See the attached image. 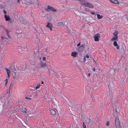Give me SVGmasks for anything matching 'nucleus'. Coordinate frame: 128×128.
Masks as SVG:
<instances>
[{
  "label": "nucleus",
  "instance_id": "1",
  "mask_svg": "<svg viewBox=\"0 0 128 128\" xmlns=\"http://www.w3.org/2000/svg\"><path fill=\"white\" fill-rule=\"evenodd\" d=\"M80 2L82 5L91 8H94V6L92 4L88 2L85 0H78Z\"/></svg>",
  "mask_w": 128,
  "mask_h": 128
},
{
  "label": "nucleus",
  "instance_id": "2",
  "mask_svg": "<svg viewBox=\"0 0 128 128\" xmlns=\"http://www.w3.org/2000/svg\"><path fill=\"white\" fill-rule=\"evenodd\" d=\"M46 10L48 12L52 11L56 12V10L55 8L50 6H48L47 8L46 9Z\"/></svg>",
  "mask_w": 128,
  "mask_h": 128
},
{
  "label": "nucleus",
  "instance_id": "3",
  "mask_svg": "<svg viewBox=\"0 0 128 128\" xmlns=\"http://www.w3.org/2000/svg\"><path fill=\"white\" fill-rule=\"evenodd\" d=\"M115 126L116 128H120V121L118 118H116L115 120Z\"/></svg>",
  "mask_w": 128,
  "mask_h": 128
},
{
  "label": "nucleus",
  "instance_id": "4",
  "mask_svg": "<svg viewBox=\"0 0 128 128\" xmlns=\"http://www.w3.org/2000/svg\"><path fill=\"white\" fill-rule=\"evenodd\" d=\"M117 32H114L113 34L114 37H113L110 40L111 41H114L116 40L118 38Z\"/></svg>",
  "mask_w": 128,
  "mask_h": 128
},
{
  "label": "nucleus",
  "instance_id": "5",
  "mask_svg": "<svg viewBox=\"0 0 128 128\" xmlns=\"http://www.w3.org/2000/svg\"><path fill=\"white\" fill-rule=\"evenodd\" d=\"M68 22H60L58 23L57 24L58 26H66L67 25Z\"/></svg>",
  "mask_w": 128,
  "mask_h": 128
},
{
  "label": "nucleus",
  "instance_id": "6",
  "mask_svg": "<svg viewBox=\"0 0 128 128\" xmlns=\"http://www.w3.org/2000/svg\"><path fill=\"white\" fill-rule=\"evenodd\" d=\"M94 40L96 41H98L100 38V34H96L94 36Z\"/></svg>",
  "mask_w": 128,
  "mask_h": 128
},
{
  "label": "nucleus",
  "instance_id": "7",
  "mask_svg": "<svg viewBox=\"0 0 128 128\" xmlns=\"http://www.w3.org/2000/svg\"><path fill=\"white\" fill-rule=\"evenodd\" d=\"M10 104V103L9 104H4L2 106V111H5L6 110L7 106H8Z\"/></svg>",
  "mask_w": 128,
  "mask_h": 128
},
{
  "label": "nucleus",
  "instance_id": "8",
  "mask_svg": "<svg viewBox=\"0 0 128 128\" xmlns=\"http://www.w3.org/2000/svg\"><path fill=\"white\" fill-rule=\"evenodd\" d=\"M94 20V19L92 17H90L89 19V21L88 22L89 24L93 23V21Z\"/></svg>",
  "mask_w": 128,
  "mask_h": 128
},
{
  "label": "nucleus",
  "instance_id": "9",
  "mask_svg": "<svg viewBox=\"0 0 128 128\" xmlns=\"http://www.w3.org/2000/svg\"><path fill=\"white\" fill-rule=\"evenodd\" d=\"M78 54V53L76 52H72L71 54V56L74 58L76 57L77 55Z\"/></svg>",
  "mask_w": 128,
  "mask_h": 128
},
{
  "label": "nucleus",
  "instance_id": "10",
  "mask_svg": "<svg viewBox=\"0 0 128 128\" xmlns=\"http://www.w3.org/2000/svg\"><path fill=\"white\" fill-rule=\"evenodd\" d=\"M113 44L114 46H116V48L117 49H119L120 48V46H118V44L116 41H114V42Z\"/></svg>",
  "mask_w": 128,
  "mask_h": 128
},
{
  "label": "nucleus",
  "instance_id": "11",
  "mask_svg": "<svg viewBox=\"0 0 128 128\" xmlns=\"http://www.w3.org/2000/svg\"><path fill=\"white\" fill-rule=\"evenodd\" d=\"M46 26L47 28H49L51 31H52V24H51L48 23V24Z\"/></svg>",
  "mask_w": 128,
  "mask_h": 128
},
{
  "label": "nucleus",
  "instance_id": "12",
  "mask_svg": "<svg viewBox=\"0 0 128 128\" xmlns=\"http://www.w3.org/2000/svg\"><path fill=\"white\" fill-rule=\"evenodd\" d=\"M84 46L83 44H82L78 48V51H82L84 49Z\"/></svg>",
  "mask_w": 128,
  "mask_h": 128
},
{
  "label": "nucleus",
  "instance_id": "13",
  "mask_svg": "<svg viewBox=\"0 0 128 128\" xmlns=\"http://www.w3.org/2000/svg\"><path fill=\"white\" fill-rule=\"evenodd\" d=\"M26 113L27 114V115H29L30 114H33V112L31 110H28L26 112Z\"/></svg>",
  "mask_w": 128,
  "mask_h": 128
},
{
  "label": "nucleus",
  "instance_id": "14",
  "mask_svg": "<svg viewBox=\"0 0 128 128\" xmlns=\"http://www.w3.org/2000/svg\"><path fill=\"white\" fill-rule=\"evenodd\" d=\"M4 17L5 20L6 21H8L10 19V18L9 16L6 15H4Z\"/></svg>",
  "mask_w": 128,
  "mask_h": 128
},
{
  "label": "nucleus",
  "instance_id": "15",
  "mask_svg": "<svg viewBox=\"0 0 128 128\" xmlns=\"http://www.w3.org/2000/svg\"><path fill=\"white\" fill-rule=\"evenodd\" d=\"M46 66L47 65L46 63H44L42 64L41 66H38V65L37 66V67L38 68H40L42 67L44 68L46 67Z\"/></svg>",
  "mask_w": 128,
  "mask_h": 128
},
{
  "label": "nucleus",
  "instance_id": "16",
  "mask_svg": "<svg viewBox=\"0 0 128 128\" xmlns=\"http://www.w3.org/2000/svg\"><path fill=\"white\" fill-rule=\"evenodd\" d=\"M5 69L6 71V73H7L8 76V78L10 76V71L8 69H7V68H6Z\"/></svg>",
  "mask_w": 128,
  "mask_h": 128
},
{
  "label": "nucleus",
  "instance_id": "17",
  "mask_svg": "<svg viewBox=\"0 0 128 128\" xmlns=\"http://www.w3.org/2000/svg\"><path fill=\"white\" fill-rule=\"evenodd\" d=\"M110 0L113 3L119 4V3L117 0Z\"/></svg>",
  "mask_w": 128,
  "mask_h": 128
},
{
  "label": "nucleus",
  "instance_id": "18",
  "mask_svg": "<svg viewBox=\"0 0 128 128\" xmlns=\"http://www.w3.org/2000/svg\"><path fill=\"white\" fill-rule=\"evenodd\" d=\"M50 112L51 114L53 115H54L56 114L55 111L52 109H51L50 110Z\"/></svg>",
  "mask_w": 128,
  "mask_h": 128
},
{
  "label": "nucleus",
  "instance_id": "19",
  "mask_svg": "<svg viewBox=\"0 0 128 128\" xmlns=\"http://www.w3.org/2000/svg\"><path fill=\"white\" fill-rule=\"evenodd\" d=\"M97 17L98 19H100L102 18H103V16H100L99 14H97Z\"/></svg>",
  "mask_w": 128,
  "mask_h": 128
},
{
  "label": "nucleus",
  "instance_id": "20",
  "mask_svg": "<svg viewBox=\"0 0 128 128\" xmlns=\"http://www.w3.org/2000/svg\"><path fill=\"white\" fill-rule=\"evenodd\" d=\"M40 86V84H38L35 87V89H37L39 88Z\"/></svg>",
  "mask_w": 128,
  "mask_h": 128
},
{
  "label": "nucleus",
  "instance_id": "21",
  "mask_svg": "<svg viewBox=\"0 0 128 128\" xmlns=\"http://www.w3.org/2000/svg\"><path fill=\"white\" fill-rule=\"evenodd\" d=\"M22 111L23 112H26V108H22Z\"/></svg>",
  "mask_w": 128,
  "mask_h": 128
},
{
  "label": "nucleus",
  "instance_id": "22",
  "mask_svg": "<svg viewBox=\"0 0 128 128\" xmlns=\"http://www.w3.org/2000/svg\"><path fill=\"white\" fill-rule=\"evenodd\" d=\"M10 32H6V34L8 36L9 38H11V34H10Z\"/></svg>",
  "mask_w": 128,
  "mask_h": 128
},
{
  "label": "nucleus",
  "instance_id": "23",
  "mask_svg": "<svg viewBox=\"0 0 128 128\" xmlns=\"http://www.w3.org/2000/svg\"><path fill=\"white\" fill-rule=\"evenodd\" d=\"M8 78H7L5 80L6 86V84H7L8 82Z\"/></svg>",
  "mask_w": 128,
  "mask_h": 128
},
{
  "label": "nucleus",
  "instance_id": "24",
  "mask_svg": "<svg viewBox=\"0 0 128 128\" xmlns=\"http://www.w3.org/2000/svg\"><path fill=\"white\" fill-rule=\"evenodd\" d=\"M2 28L4 29V30H3L4 32H8V31L3 26H2Z\"/></svg>",
  "mask_w": 128,
  "mask_h": 128
},
{
  "label": "nucleus",
  "instance_id": "25",
  "mask_svg": "<svg viewBox=\"0 0 128 128\" xmlns=\"http://www.w3.org/2000/svg\"><path fill=\"white\" fill-rule=\"evenodd\" d=\"M86 56H84V57L83 61V62L84 63L86 61Z\"/></svg>",
  "mask_w": 128,
  "mask_h": 128
},
{
  "label": "nucleus",
  "instance_id": "26",
  "mask_svg": "<svg viewBox=\"0 0 128 128\" xmlns=\"http://www.w3.org/2000/svg\"><path fill=\"white\" fill-rule=\"evenodd\" d=\"M8 21H9V22H8L9 24H11L12 22V19H10V20H8Z\"/></svg>",
  "mask_w": 128,
  "mask_h": 128
},
{
  "label": "nucleus",
  "instance_id": "27",
  "mask_svg": "<svg viewBox=\"0 0 128 128\" xmlns=\"http://www.w3.org/2000/svg\"><path fill=\"white\" fill-rule=\"evenodd\" d=\"M106 126H108L109 125L110 123L108 121L106 122Z\"/></svg>",
  "mask_w": 128,
  "mask_h": 128
},
{
  "label": "nucleus",
  "instance_id": "28",
  "mask_svg": "<svg viewBox=\"0 0 128 128\" xmlns=\"http://www.w3.org/2000/svg\"><path fill=\"white\" fill-rule=\"evenodd\" d=\"M26 98L28 100H30L31 99V98L29 97H28L26 96Z\"/></svg>",
  "mask_w": 128,
  "mask_h": 128
},
{
  "label": "nucleus",
  "instance_id": "29",
  "mask_svg": "<svg viewBox=\"0 0 128 128\" xmlns=\"http://www.w3.org/2000/svg\"><path fill=\"white\" fill-rule=\"evenodd\" d=\"M85 56L86 58V57L87 58H88L89 57L88 55V54H86Z\"/></svg>",
  "mask_w": 128,
  "mask_h": 128
},
{
  "label": "nucleus",
  "instance_id": "30",
  "mask_svg": "<svg viewBox=\"0 0 128 128\" xmlns=\"http://www.w3.org/2000/svg\"><path fill=\"white\" fill-rule=\"evenodd\" d=\"M1 38L2 39H4V38H6L5 37L3 36H2Z\"/></svg>",
  "mask_w": 128,
  "mask_h": 128
},
{
  "label": "nucleus",
  "instance_id": "31",
  "mask_svg": "<svg viewBox=\"0 0 128 128\" xmlns=\"http://www.w3.org/2000/svg\"><path fill=\"white\" fill-rule=\"evenodd\" d=\"M3 12H4L5 15H6V11L4 10H3Z\"/></svg>",
  "mask_w": 128,
  "mask_h": 128
},
{
  "label": "nucleus",
  "instance_id": "32",
  "mask_svg": "<svg viewBox=\"0 0 128 128\" xmlns=\"http://www.w3.org/2000/svg\"><path fill=\"white\" fill-rule=\"evenodd\" d=\"M83 126L84 128H86V126L84 124V123L83 124Z\"/></svg>",
  "mask_w": 128,
  "mask_h": 128
},
{
  "label": "nucleus",
  "instance_id": "33",
  "mask_svg": "<svg viewBox=\"0 0 128 128\" xmlns=\"http://www.w3.org/2000/svg\"><path fill=\"white\" fill-rule=\"evenodd\" d=\"M80 42H79L77 45V46L78 47L80 45Z\"/></svg>",
  "mask_w": 128,
  "mask_h": 128
},
{
  "label": "nucleus",
  "instance_id": "34",
  "mask_svg": "<svg viewBox=\"0 0 128 128\" xmlns=\"http://www.w3.org/2000/svg\"><path fill=\"white\" fill-rule=\"evenodd\" d=\"M42 60H46V58L44 57L42 58Z\"/></svg>",
  "mask_w": 128,
  "mask_h": 128
},
{
  "label": "nucleus",
  "instance_id": "35",
  "mask_svg": "<svg viewBox=\"0 0 128 128\" xmlns=\"http://www.w3.org/2000/svg\"><path fill=\"white\" fill-rule=\"evenodd\" d=\"M91 13L93 15H94L95 14V13L94 12H91Z\"/></svg>",
  "mask_w": 128,
  "mask_h": 128
},
{
  "label": "nucleus",
  "instance_id": "36",
  "mask_svg": "<svg viewBox=\"0 0 128 128\" xmlns=\"http://www.w3.org/2000/svg\"><path fill=\"white\" fill-rule=\"evenodd\" d=\"M93 71H94V72L95 71V68H93Z\"/></svg>",
  "mask_w": 128,
  "mask_h": 128
},
{
  "label": "nucleus",
  "instance_id": "37",
  "mask_svg": "<svg viewBox=\"0 0 128 128\" xmlns=\"http://www.w3.org/2000/svg\"><path fill=\"white\" fill-rule=\"evenodd\" d=\"M88 76H89V77H90V73H89L88 74Z\"/></svg>",
  "mask_w": 128,
  "mask_h": 128
},
{
  "label": "nucleus",
  "instance_id": "38",
  "mask_svg": "<svg viewBox=\"0 0 128 128\" xmlns=\"http://www.w3.org/2000/svg\"><path fill=\"white\" fill-rule=\"evenodd\" d=\"M20 0H17V2H19Z\"/></svg>",
  "mask_w": 128,
  "mask_h": 128
},
{
  "label": "nucleus",
  "instance_id": "39",
  "mask_svg": "<svg viewBox=\"0 0 128 128\" xmlns=\"http://www.w3.org/2000/svg\"><path fill=\"white\" fill-rule=\"evenodd\" d=\"M42 84H43V83H44V82H43V81H42Z\"/></svg>",
  "mask_w": 128,
  "mask_h": 128
},
{
  "label": "nucleus",
  "instance_id": "40",
  "mask_svg": "<svg viewBox=\"0 0 128 128\" xmlns=\"http://www.w3.org/2000/svg\"><path fill=\"white\" fill-rule=\"evenodd\" d=\"M93 60L95 62H96L93 59Z\"/></svg>",
  "mask_w": 128,
  "mask_h": 128
},
{
  "label": "nucleus",
  "instance_id": "41",
  "mask_svg": "<svg viewBox=\"0 0 128 128\" xmlns=\"http://www.w3.org/2000/svg\"><path fill=\"white\" fill-rule=\"evenodd\" d=\"M114 32H117V31H115Z\"/></svg>",
  "mask_w": 128,
  "mask_h": 128
},
{
  "label": "nucleus",
  "instance_id": "42",
  "mask_svg": "<svg viewBox=\"0 0 128 128\" xmlns=\"http://www.w3.org/2000/svg\"><path fill=\"white\" fill-rule=\"evenodd\" d=\"M32 4V3H30V4Z\"/></svg>",
  "mask_w": 128,
  "mask_h": 128
}]
</instances>
